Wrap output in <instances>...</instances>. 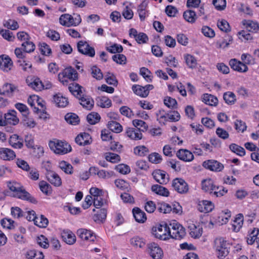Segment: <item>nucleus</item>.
<instances>
[{
    "instance_id": "obj_18",
    "label": "nucleus",
    "mask_w": 259,
    "mask_h": 259,
    "mask_svg": "<svg viewBox=\"0 0 259 259\" xmlns=\"http://www.w3.org/2000/svg\"><path fill=\"white\" fill-rule=\"evenodd\" d=\"M16 157L14 151L7 148H0V158L4 160H13Z\"/></svg>"
},
{
    "instance_id": "obj_53",
    "label": "nucleus",
    "mask_w": 259,
    "mask_h": 259,
    "mask_svg": "<svg viewBox=\"0 0 259 259\" xmlns=\"http://www.w3.org/2000/svg\"><path fill=\"white\" fill-rule=\"evenodd\" d=\"M87 118L90 124H95L99 121L100 116L96 112H92L88 115Z\"/></svg>"
},
{
    "instance_id": "obj_61",
    "label": "nucleus",
    "mask_w": 259,
    "mask_h": 259,
    "mask_svg": "<svg viewBox=\"0 0 259 259\" xmlns=\"http://www.w3.org/2000/svg\"><path fill=\"white\" fill-rule=\"evenodd\" d=\"M120 113L128 118H132L134 116L133 111L128 107L123 106L120 108Z\"/></svg>"
},
{
    "instance_id": "obj_36",
    "label": "nucleus",
    "mask_w": 259,
    "mask_h": 259,
    "mask_svg": "<svg viewBox=\"0 0 259 259\" xmlns=\"http://www.w3.org/2000/svg\"><path fill=\"white\" fill-rule=\"evenodd\" d=\"M230 150L233 153L240 156H243L245 154V149L241 146L232 143L229 146Z\"/></svg>"
},
{
    "instance_id": "obj_15",
    "label": "nucleus",
    "mask_w": 259,
    "mask_h": 259,
    "mask_svg": "<svg viewBox=\"0 0 259 259\" xmlns=\"http://www.w3.org/2000/svg\"><path fill=\"white\" fill-rule=\"evenodd\" d=\"M9 142L14 148L21 149L23 146V139L17 134L11 136Z\"/></svg>"
},
{
    "instance_id": "obj_35",
    "label": "nucleus",
    "mask_w": 259,
    "mask_h": 259,
    "mask_svg": "<svg viewBox=\"0 0 259 259\" xmlns=\"http://www.w3.org/2000/svg\"><path fill=\"white\" fill-rule=\"evenodd\" d=\"M203 102L209 105L216 106L218 104V100L213 95L205 94L203 95Z\"/></svg>"
},
{
    "instance_id": "obj_22",
    "label": "nucleus",
    "mask_w": 259,
    "mask_h": 259,
    "mask_svg": "<svg viewBox=\"0 0 259 259\" xmlns=\"http://www.w3.org/2000/svg\"><path fill=\"white\" fill-rule=\"evenodd\" d=\"M80 101V104L82 107L87 110H91L94 105V100L89 96L82 95L78 98Z\"/></svg>"
},
{
    "instance_id": "obj_29",
    "label": "nucleus",
    "mask_w": 259,
    "mask_h": 259,
    "mask_svg": "<svg viewBox=\"0 0 259 259\" xmlns=\"http://www.w3.org/2000/svg\"><path fill=\"white\" fill-rule=\"evenodd\" d=\"M243 223V215L242 213H239L237 215L234 224H232L233 230L235 232L239 231L241 228Z\"/></svg>"
},
{
    "instance_id": "obj_32",
    "label": "nucleus",
    "mask_w": 259,
    "mask_h": 259,
    "mask_svg": "<svg viewBox=\"0 0 259 259\" xmlns=\"http://www.w3.org/2000/svg\"><path fill=\"white\" fill-rule=\"evenodd\" d=\"M243 24L246 26L248 31L256 32L259 30V24L255 22L244 20Z\"/></svg>"
},
{
    "instance_id": "obj_51",
    "label": "nucleus",
    "mask_w": 259,
    "mask_h": 259,
    "mask_svg": "<svg viewBox=\"0 0 259 259\" xmlns=\"http://www.w3.org/2000/svg\"><path fill=\"white\" fill-rule=\"evenodd\" d=\"M29 85L36 91H40L44 89L45 85L42 84L39 78H35Z\"/></svg>"
},
{
    "instance_id": "obj_14",
    "label": "nucleus",
    "mask_w": 259,
    "mask_h": 259,
    "mask_svg": "<svg viewBox=\"0 0 259 259\" xmlns=\"http://www.w3.org/2000/svg\"><path fill=\"white\" fill-rule=\"evenodd\" d=\"M152 176L155 180L160 184H166L168 181V178L166 177L165 172L163 170H155L153 172Z\"/></svg>"
},
{
    "instance_id": "obj_26",
    "label": "nucleus",
    "mask_w": 259,
    "mask_h": 259,
    "mask_svg": "<svg viewBox=\"0 0 259 259\" xmlns=\"http://www.w3.org/2000/svg\"><path fill=\"white\" fill-rule=\"evenodd\" d=\"M63 76L72 80H75L78 78V73L73 68L69 67L64 70Z\"/></svg>"
},
{
    "instance_id": "obj_25",
    "label": "nucleus",
    "mask_w": 259,
    "mask_h": 259,
    "mask_svg": "<svg viewBox=\"0 0 259 259\" xmlns=\"http://www.w3.org/2000/svg\"><path fill=\"white\" fill-rule=\"evenodd\" d=\"M189 229V234L190 236L194 238H199L202 233V228L199 226H196L194 224L190 225L188 227Z\"/></svg>"
},
{
    "instance_id": "obj_21",
    "label": "nucleus",
    "mask_w": 259,
    "mask_h": 259,
    "mask_svg": "<svg viewBox=\"0 0 259 259\" xmlns=\"http://www.w3.org/2000/svg\"><path fill=\"white\" fill-rule=\"evenodd\" d=\"M125 135L131 140H139L142 138V134L138 130L133 127H127L125 130Z\"/></svg>"
},
{
    "instance_id": "obj_39",
    "label": "nucleus",
    "mask_w": 259,
    "mask_h": 259,
    "mask_svg": "<svg viewBox=\"0 0 259 259\" xmlns=\"http://www.w3.org/2000/svg\"><path fill=\"white\" fill-rule=\"evenodd\" d=\"M65 119L68 123L76 125L79 121L78 116L75 113H68L65 116Z\"/></svg>"
},
{
    "instance_id": "obj_30",
    "label": "nucleus",
    "mask_w": 259,
    "mask_h": 259,
    "mask_svg": "<svg viewBox=\"0 0 259 259\" xmlns=\"http://www.w3.org/2000/svg\"><path fill=\"white\" fill-rule=\"evenodd\" d=\"M151 190L156 194L163 196H168L169 194L168 190L166 188L159 185H153L151 187Z\"/></svg>"
},
{
    "instance_id": "obj_2",
    "label": "nucleus",
    "mask_w": 259,
    "mask_h": 259,
    "mask_svg": "<svg viewBox=\"0 0 259 259\" xmlns=\"http://www.w3.org/2000/svg\"><path fill=\"white\" fill-rule=\"evenodd\" d=\"M49 145L52 150L58 154H64L71 150V147L70 145L66 142L59 140L50 141Z\"/></svg>"
},
{
    "instance_id": "obj_64",
    "label": "nucleus",
    "mask_w": 259,
    "mask_h": 259,
    "mask_svg": "<svg viewBox=\"0 0 259 259\" xmlns=\"http://www.w3.org/2000/svg\"><path fill=\"white\" fill-rule=\"evenodd\" d=\"M106 159L112 163H116L120 161V157L119 155L117 154L113 153H108L106 154Z\"/></svg>"
},
{
    "instance_id": "obj_24",
    "label": "nucleus",
    "mask_w": 259,
    "mask_h": 259,
    "mask_svg": "<svg viewBox=\"0 0 259 259\" xmlns=\"http://www.w3.org/2000/svg\"><path fill=\"white\" fill-rule=\"evenodd\" d=\"M53 101L58 107H65L68 104V99L60 94L54 96Z\"/></svg>"
},
{
    "instance_id": "obj_31",
    "label": "nucleus",
    "mask_w": 259,
    "mask_h": 259,
    "mask_svg": "<svg viewBox=\"0 0 259 259\" xmlns=\"http://www.w3.org/2000/svg\"><path fill=\"white\" fill-rule=\"evenodd\" d=\"M72 22L73 17L68 14H62L60 17L59 22L63 26L67 27L72 26Z\"/></svg>"
},
{
    "instance_id": "obj_8",
    "label": "nucleus",
    "mask_w": 259,
    "mask_h": 259,
    "mask_svg": "<svg viewBox=\"0 0 259 259\" xmlns=\"http://www.w3.org/2000/svg\"><path fill=\"white\" fill-rule=\"evenodd\" d=\"M202 166L206 169L216 172L221 171L224 167L222 163L213 159L204 161L202 163Z\"/></svg>"
},
{
    "instance_id": "obj_37",
    "label": "nucleus",
    "mask_w": 259,
    "mask_h": 259,
    "mask_svg": "<svg viewBox=\"0 0 259 259\" xmlns=\"http://www.w3.org/2000/svg\"><path fill=\"white\" fill-rule=\"evenodd\" d=\"M27 259H44V255L42 252L37 251L35 250H30L26 254Z\"/></svg>"
},
{
    "instance_id": "obj_19",
    "label": "nucleus",
    "mask_w": 259,
    "mask_h": 259,
    "mask_svg": "<svg viewBox=\"0 0 259 259\" xmlns=\"http://www.w3.org/2000/svg\"><path fill=\"white\" fill-rule=\"evenodd\" d=\"M13 64L10 58L8 56L2 55L0 56V68L4 71L10 70Z\"/></svg>"
},
{
    "instance_id": "obj_57",
    "label": "nucleus",
    "mask_w": 259,
    "mask_h": 259,
    "mask_svg": "<svg viewBox=\"0 0 259 259\" xmlns=\"http://www.w3.org/2000/svg\"><path fill=\"white\" fill-rule=\"evenodd\" d=\"M217 26L221 30L226 32L230 31L231 30L228 22L224 19L219 20L217 23Z\"/></svg>"
},
{
    "instance_id": "obj_47",
    "label": "nucleus",
    "mask_w": 259,
    "mask_h": 259,
    "mask_svg": "<svg viewBox=\"0 0 259 259\" xmlns=\"http://www.w3.org/2000/svg\"><path fill=\"white\" fill-rule=\"evenodd\" d=\"M223 98L225 102L229 105L234 104L236 101L235 95L231 92L225 93L223 96Z\"/></svg>"
},
{
    "instance_id": "obj_62",
    "label": "nucleus",
    "mask_w": 259,
    "mask_h": 259,
    "mask_svg": "<svg viewBox=\"0 0 259 259\" xmlns=\"http://www.w3.org/2000/svg\"><path fill=\"white\" fill-rule=\"evenodd\" d=\"M36 241L38 244L44 248H47L49 246L48 239L44 235H41L38 236Z\"/></svg>"
},
{
    "instance_id": "obj_9",
    "label": "nucleus",
    "mask_w": 259,
    "mask_h": 259,
    "mask_svg": "<svg viewBox=\"0 0 259 259\" xmlns=\"http://www.w3.org/2000/svg\"><path fill=\"white\" fill-rule=\"evenodd\" d=\"M172 187L178 193H186L188 192L189 188L187 183L182 179L176 178L172 181Z\"/></svg>"
},
{
    "instance_id": "obj_40",
    "label": "nucleus",
    "mask_w": 259,
    "mask_h": 259,
    "mask_svg": "<svg viewBox=\"0 0 259 259\" xmlns=\"http://www.w3.org/2000/svg\"><path fill=\"white\" fill-rule=\"evenodd\" d=\"M33 222L36 226L40 228H45L48 224V219L42 215L39 217L36 215Z\"/></svg>"
},
{
    "instance_id": "obj_60",
    "label": "nucleus",
    "mask_w": 259,
    "mask_h": 259,
    "mask_svg": "<svg viewBox=\"0 0 259 259\" xmlns=\"http://www.w3.org/2000/svg\"><path fill=\"white\" fill-rule=\"evenodd\" d=\"M115 169L119 172L126 175L130 172L131 168L129 166L124 164H120L116 165Z\"/></svg>"
},
{
    "instance_id": "obj_4",
    "label": "nucleus",
    "mask_w": 259,
    "mask_h": 259,
    "mask_svg": "<svg viewBox=\"0 0 259 259\" xmlns=\"http://www.w3.org/2000/svg\"><path fill=\"white\" fill-rule=\"evenodd\" d=\"M170 233L169 237L177 240H181L186 236L185 228L176 222L170 224Z\"/></svg>"
},
{
    "instance_id": "obj_17",
    "label": "nucleus",
    "mask_w": 259,
    "mask_h": 259,
    "mask_svg": "<svg viewBox=\"0 0 259 259\" xmlns=\"http://www.w3.org/2000/svg\"><path fill=\"white\" fill-rule=\"evenodd\" d=\"M91 137L88 133H81L75 139V142L80 146H85L90 144L92 141Z\"/></svg>"
},
{
    "instance_id": "obj_34",
    "label": "nucleus",
    "mask_w": 259,
    "mask_h": 259,
    "mask_svg": "<svg viewBox=\"0 0 259 259\" xmlns=\"http://www.w3.org/2000/svg\"><path fill=\"white\" fill-rule=\"evenodd\" d=\"M133 124L139 132H144L147 131L148 127V124L145 121L140 119L133 120Z\"/></svg>"
},
{
    "instance_id": "obj_33",
    "label": "nucleus",
    "mask_w": 259,
    "mask_h": 259,
    "mask_svg": "<svg viewBox=\"0 0 259 259\" xmlns=\"http://www.w3.org/2000/svg\"><path fill=\"white\" fill-rule=\"evenodd\" d=\"M183 17L187 22L193 23L197 19V15L195 11L188 10L184 12Z\"/></svg>"
},
{
    "instance_id": "obj_12",
    "label": "nucleus",
    "mask_w": 259,
    "mask_h": 259,
    "mask_svg": "<svg viewBox=\"0 0 259 259\" xmlns=\"http://www.w3.org/2000/svg\"><path fill=\"white\" fill-rule=\"evenodd\" d=\"M16 112L14 110L10 111L7 113L5 114V125L8 124L12 125H16L19 122V118L16 116Z\"/></svg>"
},
{
    "instance_id": "obj_28",
    "label": "nucleus",
    "mask_w": 259,
    "mask_h": 259,
    "mask_svg": "<svg viewBox=\"0 0 259 259\" xmlns=\"http://www.w3.org/2000/svg\"><path fill=\"white\" fill-rule=\"evenodd\" d=\"M227 192L228 190L225 188L217 186L213 184L210 195L215 197H221L224 196Z\"/></svg>"
},
{
    "instance_id": "obj_16",
    "label": "nucleus",
    "mask_w": 259,
    "mask_h": 259,
    "mask_svg": "<svg viewBox=\"0 0 259 259\" xmlns=\"http://www.w3.org/2000/svg\"><path fill=\"white\" fill-rule=\"evenodd\" d=\"M176 155L180 159L184 161H191L194 159L192 153L186 149H180Z\"/></svg>"
},
{
    "instance_id": "obj_54",
    "label": "nucleus",
    "mask_w": 259,
    "mask_h": 259,
    "mask_svg": "<svg viewBox=\"0 0 259 259\" xmlns=\"http://www.w3.org/2000/svg\"><path fill=\"white\" fill-rule=\"evenodd\" d=\"M134 152L136 155L144 156L149 152V150L145 146H138L134 148Z\"/></svg>"
},
{
    "instance_id": "obj_13",
    "label": "nucleus",
    "mask_w": 259,
    "mask_h": 259,
    "mask_svg": "<svg viewBox=\"0 0 259 259\" xmlns=\"http://www.w3.org/2000/svg\"><path fill=\"white\" fill-rule=\"evenodd\" d=\"M229 65L234 70L240 72H245L248 70V67L245 64L236 59H231L229 61Z\"/></svg>"
},
{
    "instance_id": "obj_49",
    "label": "nucleus",
    "mask_w": 259,
    "mask_h": 259,
    "mask_svg": "<svg viewBox=\"0 0 259 259\" xmlns=\"http://www.w3.org/2000/svg\"><path fill=\"white\" fill-rule=\"evenodd\" d=\"M131 244L135 246L140 248L143 247L145 245V242L142 238L139 236H135L130 240Z\"/></svg>"
},
{
    "instance_id": "obj_45",
    "label": "nucleus",
    "mask_w": 259,
    "mask_h": 259,
    "mask_svg": "<svg viewBox=\"0 0 259 259\" xmlns=\"http://www.w3.org/2000/svg\"><path fill=\"white\" fill-rule=\"evenodd\" d=\"M258 233L259 229L258 228H254L249 234L248 237L247 238V244L249 245L254 244L256 240L258 238L257 237V236Z\"/></svg>"
},
{
    "instance_id": "obj_42",
    "label": "nucleus",
    "mask_w": 259,
    "mask_h": 259,
    "mask_svg": "<svg viewBox=\"0 0 259 259\" xmlns=\"http://www.w3.org/2000/svg\"><path fill=\"white\" fill-rule=\"evenodd\" d=\"M81 88L82 87L77 83H72L68 87L69 91L77 98H79L78 96H81Z\"/></svg>"
},
{
    "instance_id": "obj_44",
    "label": "nucleus",
    "mask_w": 259,
    "mask_h": 259,
    "mask_svg": "<svg viewBox=\"0 0 259 259\" xmlns=\"http://www.w3.org/2000/svg\"><path fill=\"white\" fill-rule=\"evenodd\" d=\"M59 167L66 174L71 175L73 173V167L68 162L61 161L59 162Z\"/></svg>"
},
{
    "instance_id": "obj_46",
    "label": "nucleus",
    "mask_w": 259,
    "mask_h": 259,
    "mask_svg": "<svg viewBox=\"0 0 259 259\" xmlns=\"http://www.w3.org/2000/svg\"><path fill=\"white\" fill-rule=\"evenodd\" d=\"M213 184V181L211 179L204 180L202 182V189L210 194Z\"/></svg>"
},
{
    "instance_id": "obj_27",
    "label": "nucleus",
    "mask_w": 259,
    "mask_h": 259,
    "mask_svg": "<svg viewBox=\"0 0 259 259\" xmlns=\"http://www.w3.org/2000/svg\"><path fill=\"white\" fill-rule=\"evenodd\" d=\"M180 114L177 111H172L169 113H165L164 115H161L160 118H164L165 120L167 121L169 120L170 121H177L180 119Z\"/></svg>"
},
{
    "instance_id": "obj_38",
    "label": "nucleus",
    "mask_w": 259,
    "mask_h": 259,
    "mask_svg": "<svg viewBox=\"0 0 259 259\" xmlns=\"http://www.w3.org/2000/svg\"><path fill=\"white\" fill-rule=\"evenodd\" d=\"M97 101V105L102 108H109L112 105L111 101L105 96L98 98Z\"/></svg>"
},
{
    "instance_id": "obj_50",
    "label": "nucleus",
    "mask_w": 259,
    "mask_h": 259,
    "mask_svg": "<svg viewBox=\"0 0 259 259\" xmlns=\"http://www.w3.org/2000/svg\"><path fill=\"white\" fill-rule=\"evenodd\" d=\"M23 51L25 53H31L34 51L35 46L33 42L29 41V40L24 41L22 44Z\"/></svg>"
},
{
    "instance_id": "obj_48",
    "label": "nucleus",
    "mask_w": 259,
    "mask_h": 259,
    "mask_svg": "<svg viewBox=\"0 0 259 259\" xmlns=\"http://www.w3.org/2000/svg\"><path fill=\"white\" fill-rule=\"evenodd\" d=\"M39 187L41 191L46 195H49L51 193V186L46 182L44 181H40L39 183Z\"/></svg>"
},
{
    "instance_id": "obj_41",
    "label": "nucleus",
    "mask_w": 259,
    "mask_h": 259,
    "mask_svg": "<svg viewBox=\"0 0 259 259\" xmlns=\"http://www.w3.org/2000/svg\"><path fill=\"white\" fill-rule=\"evenodd\" d=\"M107 210L105 208L100 209L97 213L94 216V220L96 222H103L106 218Z\"/></svg>"
},
{
    "instance_id": "obj_1",
    "label": "nucleus",
    "mask_w": 259,
    "mask_h": 259,
    "mask_svg": "<svg viewBox=\"0 0 259 259\" xmlns=\"http://www.w3.org/2000/svg\"><path fill=\"white\" fill-rule=\"evenodd\" d=\"M7 186L13 192L12 196L14 197L33 204L37 203V200L27 192L20 183L16 181H9L7 183Z\"/></svg>"
},
{
    "instance_id": "obj_55",
    "label": "nucleus",
    "mask_w": 259,
    "mask_h": 259,
    "mask_svg": "<svg viewBox=\"0 0 259 259\" xmlns=\"http://www.w3.org/2000/svg\"><path fill=\"white\" fill-rule=\"evenodd\" d=\"M132 90L137 95L143 98L146 97V95H144V87L139 84H134L132 87Z\"/></svg>"
},
{
    "instance_id": "obj_58",
    "label": "nucleus",
    "mask_w": 259,
    "mask_h": 259,
    "mask_svg": "<svg viewBox=\"0 0 259 259\" xmlns=\"http://www.w3.org/2000/svg\"><path fill=\"white\" fill-rule=\"evenodd\" d=\"M150 162L153 163H159L162 161V157L158 153L154 152L150 154L148 156Z\"/></svg>"
},
{
    "instance_id": "obj_56",
    "label": "nucleus",
    "mask_w": 259,
    "mask_h": 259,
    "mask_svg": "<svg viewBox=\"0 0 259 259\" xmlns=\"http://www.w3.org/2000/svg\"><path fill=\"white\" fill-rule=\"evenodd\" d=\"M39 48L41 54L43 55L49 56L52 53L51 49L46 42H40L39 44Z\"/></svg>"
},
{
    "instance_id": "obj_3",
    "label": "nucleus",
    "mask_w": 259,
    "mask_h": 259,
    "mask_svg": "<svg viewBox=\"0 0 259 259\" xmlns=\"http://www.w3.org/2000/svg\"><path fill=\"white\" fill-rule=\"evenodd\" d=\"M151 233L156 238L165 240L168 238L170 231V228L166 225L165 226L159 225L153 227Z\"/></svg>"
},
{
    "instance_id": "obj_6",
    "label": "nucleus",
    "mask_w": 259,
    "mask_h": 259,
    "mask_svg": "<svg viewBox=\"0 0 259 259\" xmlns=\"http://www.w3.org/2000/svg\"><path fill=\"white\" fill-rule=\"evenodd\" d=\"M77 48L80 53L87 56L94 57L95 55V49L90 46L86 41H79L77 44Z\"/></svg>"
},
{
    "instance_id": "obj_59",
    "label": "nucleus",
    "mask_w": 259,
    "mask_h": 259,
    "mask_svg": "<svg viewBox=\"0 0 259 259\" xmlns=\"http://www.w3.org/2000/svg\"><path fill=\"white\" fill-rule=\"evenodd\" d=\"M164 103L167 107L169 108L175 109L177 108V101L176 99L171 97H166L164 100Z\"/></svg>"
},
{
    "instance_id": "obj_23",
    "label": "nucleus",
    "mask_w": 259,
    "mask_h": 259,
    "mask_svg": "<svg viewBox=\"0 0 259 259\" xmlns=\"http://www.w3.org/2000/svg\"><path fill=\"white\" fill-rule=\"evenodd\" d=\"M133 213L135 220L138 223H143L147 220L145 213L138 207L133 208Z\"/></svg>"
},
{
    "instance_id": "obj_63",
    "label": "nucleus",
    "mask_w": 259,
    "mask_h": 259,
    "mask_svg": "<svg viewBox=\"0 0 259 259\" xmlns=\"http://www.w3.org/2000/svg\"><path fill=\"white\" fill-rule=\"evenodd\" d=\"M107 50L112 54H115L116 53H120L122 52L123 48L122 47L118 44H114L113 45L107 47Z\"/></svg>"
},
{
    "instance_id": "obj_10",
    "label": "nucleus",
    "mask_w": 259,
    "mask_h": 259,
    "mask_svg": "<svg viewBox=\"0 0 259 259\" xmlns=\"http://www.w3.org/2000/svg\"><path fill=\"white\" fill-rule=\"evenodd\" d=\"M77 233L82 240L94 242L96 238V235L93 232L85 229H78Z\"/></svg>"
},
{
    "instance_id": "obj_20",
    "label": "nucleus",
    "mask_w": 259,
    "mask_h": 259,
    "mask_svg": "<svg viewBox=\"0 0 259 259\" xmlns=\"http://www.w3.org/2000/svg\"><path fill=\"white\" fill-rule=\"evenodd\" d=\"M61 236L64 242L68 244H73L76 241L75 235L69 230H63L61 233Z\"/></svg>"
},
{
    "instance_id": "obj_43",
    "label": "nucleus",
    "mask_w": 259,
    "mask_h": 259,
    "mask_svg": "<svg viewBox=\"0 0 259 259\" xmlns=\"http://www.w3.org/2000/svg\"><path fill=\"white\" fill-rule=\"evenodd\" d=\"M108 127L109 129L116 133H119L122 131V126L121 125L114 121H110L108 122Z\"/></svg>"
},
{
    "instance_id": "obj_52",
    "label": "nucleus",
    "mask_w": 259,
    "mask_h": 259,
    "mask_svg": "<svg viewBox=\"0 0 259 259\" xmlns=\"http://www.w3.org/2000/svg\"><path fill=\"white\" fill-rule=\"evenodd\" d=\"M91 74L93 77L97 80H101L103 78V74L100 68L96 66H94L91 68Z\"/></svg>"
},
{
    "instance_id": "obj_5",
    "label": "nucleus",
    "mask_w": 259,
    "mask_h": 259,
    "mask_svg": "<svg viewBox=\"0 0 259 259\" xmlns=\"http://www.w3.org/2000/svg\"><path fill=\"white\" fill-rule=\"evenodd\" d=\"M215 245L217 251L218 256L220 258H223L229 253L228 246L229 244L223 238H219L215 239Z\"/></svg>"
},
{
    "instance_id": "obj_7",
    "label": "nucleus",
    "mask_w": 259,
    "mask_h": 259,
    "mask_svg": "<svg viewBox=\"0 0 259 259\" xmlns=\"http://www.w3.org/2000/svg\"><path fill=\"white\" fill-rule=\"evenodd\" d=\"M147 251L153 259H161L163 255L161 248L157 243L154 242L148 244Z\"/></svg>"
},
{
    "instance_id": "obj_11",
    "label": "nucleus",
    "mask_w": 259,
    "mask_h": 259,
    "mask_svg": "<svg viewBox=\"0 0 259 259\" xmlns=\"http://www.w3.org/2000/svg\"><path fill=\"white\" fill-rule=\"evenodd\" d=\"M47 180L53 185L59 187L62 184L61 179L55 172L52 170H48L46 173Z\"/></svg>"
}]
</instances>
